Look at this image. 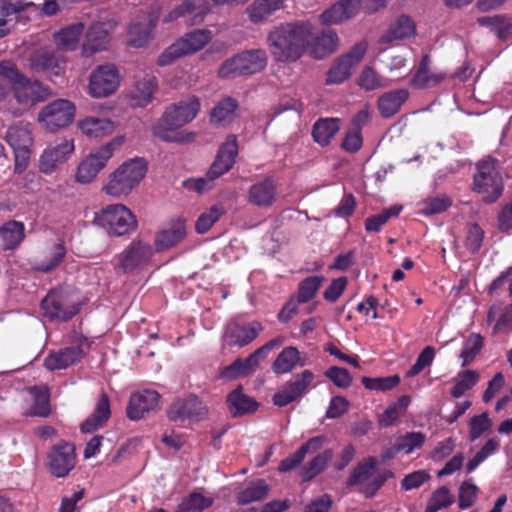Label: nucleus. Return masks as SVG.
I'll list each match as a JSON object with an SVG mask.
<instances>
[{"instance_id": "4c0bfd02", "label": "nucleus", "mask_w": 512, "mask_h": 512, "mask_svg": "<svg viewBox=\"0 0 512 512\" xmlns=\"http://www.w3.org/2000/svg\"><path fill=\"white\" fill-rule=\"evenodd\" d=\"M110 404L106 394H102L96 404V408L91 417L86 419L81 425L83 433H92L101 428L104 423L110 418Z\"/></svg>"}, {"instance_id": "f3484780", "label": "nucleus", "mask_w": 512, "mask_h": 512, "mask_svg": "<svg viewBox=\"0 0 512 512\" xmlns=\"http://www.w3.org/2000/svg\"><path fill=\"white\" fill-rule=\"evenodd\" d=\"M76 453L73 444L61 442L51 448L47 455L50 472L58 477H65L75 467Z\"/></svg>"}, {"instance_id": "f257e3e1", "label": "nucleus", "mask_w": 512, "mask_h": 512, "mask_svg": "<svg viewBox=\"0 0 512 512\" xmlns=\"http://www.w3.org/2000/svg\"><path fill=\"white\" fill-rule=\"evenodd\" d=\"M200 107V99L194 95L168 106L161 118L153 124V135L165 142H190L193 139V134L180 130V128L196 118Z\"/></svg>"}, {"instance_id": "0e129e2a", "label": "nucleus", "mask_w": 512, "mask_h": 512, "mask_svg": "<svg viewBox=\"0 0 512 512\" xmlns=\"http://www.w3.org/2000/svg\"><path fill=\"white\" fill-rule=\"evenodd\" d=\"M332 457V452L327 450L316 457H314L302 470V477L304 480H310L316 475H318L325 466L328 461Z\"/></svg>"}, {"instance_id": "79ce46f5", "label": "nucleus", "mask_w": 512, "mask_h": 512, "mask_svg": "<svg viewBox=\"0 0 512 512\" xmlns=\"http://www.w3.org/2000/svg\"><path fill=\"white\" fill-rule=\"evenodd\" d=\"M426 441V435L422 432H408L400 437L395 445L384 454V458L392 457L396 453L409 455L416 449H420Z\"/></svg>"}, {"instance_id": "09e8293b", "label": "nucleus", "mask_w": 512, "mask_h": 512, "mask_svg": "<svg viewBox=\"0 0 512 512\" xmlns=\"http://www.w3.org/2000/svg\"><path fill=\"white\" fill-rule=\"evenodd\" d=\"M411 402L410 396L403 395L396 402L391 403L379 416V424L382 427L393 425L403 416Z\"/></svg>"}, {"instance_id": "423d86ee", "label": "nucleus", "mask_w": 512, "mask_h": 512, "mask_svg": "<svg viewBox=\"0 0 512 512\" xmlns=\"http://www.w3.org/2000/svg\"><path fill=\"white\" fill-rule=\"evenodd\" d=\"M267 65V54L263 49H252L236 54L226 60L218 70L220 78L248 76L261 72Z\"/></svg>"}, {"instance_id": "7c9ffc66", "label": "nucleus", "mask_w": 512, "mask_h": 512, "mask_svg": "<svg viewBox=\"0 0 512 512\" xmlns=\"http://www.w3.org/2000/svg\"><path fill=\"white\" fill-rule=\"evenodd\" d=\"M276 184L273 179L266 178L254 183L248 192V201L258 207L271 206L276 200Z\"/></svg>"}, {"instance_id": "a878e982", "label": "nucleus", "mask_w": 512, "mask_h": 512, "mask_svg": "<svg viewBox=\"0 0 512 512\" xmlns=\"http://www.w3.org/2000/svg\"><path fill=\"white\" fill-rule=\"evenodd\" d=\"M156 27V20L147 15L135 18L129 25L127 40L134 48L147 46L153 39V30Z\"/></svg>"}, {"instance_id": "8fccbe9b", "label": "nucleus", "mask_w": 512, "mask_h": 512, "mask_svg": "<svg viewBox=\"0 0 512 512\" xmlns=\"http://www.w3.org/2000/svg\"><path fill=\"white\" fill-rule=\"evenodd\" d=\"M214 503V497L205 496L200 492H192L184 497L177 506L176 512H200Z\"/></svg>"}, {"instance_id": "bb28decb", "label": "nucleus", "mask_w": 512, "mask_h": 512, "mask_svg": "<svg viewBox=\"0 0 512 512\" xmlns=\"http://www.w3.org/2000/svg\"><path fill=\"white\" fill-rule=\"evenodd\" d=\"M29 66L37 71H45L52 76L64 73L66 60L48 49H39L29 58Z\"/></svg>"}, {"instance_id": "13d9d810", "label": "nucleus", "mask_w": 512, "mask_h": 512, "mask_svg": "<svg viewBox=\"0 0 512 512\" xmlns=\"http://www.w3.org/2000/svg\"><path fill=\"white\" fill-rule=\"evenodd\" d=\"M454 502V496L446 486L435 490L428 502L425 512H437L450 506Z\"/></svg>"}, {"instance_id": "72a5a7b5", "label": "nucleus", "mask_w": 512, "mask_h": 512, "mask_svg": "<svg viewBox=\"0 0 512 512\" xmlns=\"http://www.w3.org/2000/svg\"><path fill=\"white\" fill-rule=\"evenodd\" d=\"M84 24L77 22L71 24L54 35V40L59 50L75 51L84 33Z\"/></svg>"}, {"instance_id": "5701e85b", "label": "nucleus", "mask_w": 512, "mask_h": 512, "mask_svg": "<svg viewBox=\"0 0 512 512\" xmlns=\"http://www.w3.org/2000/svg\"><path fill=\"white\" fill-rule=\"evenodd\" d=\"M160 394L155 390H142L131 395L127 408L129 419L137 421L146 413L155 411L160 405Z\"/></svg>"}, {"instance_id": "2f4dec72", "label": "nucleus", "mask_w": 512, "mask_h": 512, "mask_svg": "<svg viewBox=\"0 0 512 512\" xmlns=\"http://www.w3.org/2000/svg\"><path fill=\"white\" fill-rule=\"evenodd\" d=\"M306 365V358L302 356L298 348L294 346L285 347L276 357L272 364V371L277 374H288L296 367Z\"/></svg>"}, {"instance_id": "e433bc0d", "label": "nucleus", "mask_w": 512, "mask_h": 512, "mask_svg": "<svg viewBox=\"0 0 512 512\" xmlns=\"http://www.w3.org/2000/svg\"><path fill=\"white\" fill-rule=\"evenodd\" d=\"M227 405L230 413L234 417L254 412L257 409L256 401L253 398L247 396L243 392L241 386L237 387L228 394Z\"/></svg>"}, {"instance_id": "b1692460", "label": "nucleus", "mask_w": 512, "mask_h": 512, "mask_svg": "<svg viewBox=\"0 0 512 512\" xmlns=\"http://www.w3.org/2000/svg\"><path fill=\"white\" fill-rule=\"evenodd\" d=\"M361 9V0H340L326 9L320 15V20L324 25L341 24L357 16Z\"/></svg>"}, {"instance_id": "7ed1b4c3", "label": "nucleus", "mask_w": 512, "mask_h": 512, "mask_svg": "<svg viewBox=\"0 0 512 512\" xmlns=\"http://www.w3.org/2000/svg\"><path fill=\"white\" fill-rule=\"evenodd\" d=\"M146 173L147 163L144 159H128L109 174L102 192L113 198L126 197L140 184Z\"/></svg>"}, {"instance_id": "f8f14e48", "label": "nucleus", "mask_w": 512, "mask_h": 512, "mask_svg": "<svg viewBox=\"0 0 512 512\" xmlns=\"http://www.w3.org/2000/svg\"><path fill=\"white\" fill-rule=\"evenodd\" d=\"M154 255L149 241L136 238L117 256L116 267L123 272H133L145 267Z\"/></svg>"}, {"instance_id": "052dcab7", "label": "nucleus", "mask_w": 512, "mask_h": 512, "mask_svg": "<svg viewBox=\"0 0 512 512\" xmlns=\"http://www.w3.org/2000/svg\"><path fill=\"white\" fill-rule=\"evenodd\" d=\"M324 281L322 276H311L303 280L299 285L298 302L306 303L311 300Z\"/></svg>"}, {"instance_id": "de8ad7c7", "label": "nucleus", "mask_w": 512, "mask_h": 512, "mask_svg": "<svg viewBox=\"0 0 512 512\" xmlns=\"http://www.w3.org/2000/svg\"><path fill=\"white\" fill-rule=\"evenodd\" d=\"M237 109V101L231 97H226L211 111V121L219 125H226L236 118Z\"/></svg>"}, {"instance_id": "6e6d98bb", "label": "nucleus", "mask_w": 512, "mask_h": 512, "mask_svg": "<svg viewBox=\"0 0 512 512\" xmlns=\"http://www.w3.org/2000/svg\"><path fill=\"white\" fill-rule=\"evenodd\" d=\"M361 382L368 390L385 392L398 386L400 383V377L398 375L375 378L363 377Z\"/></svg>"}, {"instance_id": "4468645a", "label": "nucleus", "mask_w": 512, "mask_h": 512, "mask_svg": "<svg viewBox=\"0 0 512 512\" xmlns=\"http://www.w3.org/2000/svg\"><path fill=\"white\" fill-rule=\"evenodd\" d=\"M114 24L111 22H94L87 29L81 46V55L90 58L93 55L108 50L110 32Z\"/></svg>"}, {"instance_id": "aec40b11", "label": "nucleus", "mask_w": 512, "mask_h": 512, "mask_svg": "<svg viewBox=\"0 0 512 512\" xmlns=\"http://www.w3.org/2000/svg\"><path fill=\"white\" fill-rule=\"evenodd\" d=\"M157 90L156 76L151 73H143L135 77L127 95L133 107H145L152 101Z\"/></svg>"}, {"instance_id": "6ab92c4d", "label": "nucleus", "mask_w": 512, "mask_h": 512, "mask_svg": "<svg viewBox=\"0 0 512 512\" xmlns=\"http://www.w3.org/2000/svg\"><path fill=\"white\" fill-rule=\"evenodd\" d=\"M313 380L314 374L310 370H304L287 382L286 385L274 395V404L283 407L300 398L303 394L308 392Z\"/></svg>"}, {"instance_id": "1a4fd4ad", "label": "nucleus", "mask_w": 512, "mask_h": 512, "mask_svg": "<svg viewBox=\"0 0 512 512\" xmlns=\"http://www.w3.org/2000/svg\"><path fill=\"white\" fill-rule=\"evenodd\" d=\"M121 83V75L115 64L107 63L96 67L89 76L88 92L94 99L109 97Z\"/></svg>"}, {"instance_id": "864d4df0", "label": "nucleus", "mask_w": 512, "mask_h": 512, "mask_svg": "<svg viewBox=\"0 0 512 512\" xmlns=\"http://www.w3.org/2000/svg\"><path fill=\"white\" fill-rule=\"evenodd\" d=\"M197 9L198 8L193 0H184L179 6L164 16L163 22L169 23L186 15H194L196 19L191 24L200 23L203 20L205 11L201 10L200 12H197Z\"/></svg>"}, {"instance_id": "20e7f679", "label": "nucleus", "mask_w": 512, "mask_h": 512, "mask_svg": "<svg viewBox=\"0 0 512 512\" xmlns=\"http://www.w3.org/2000/svg\"><path fill=\"white\" fill-rule=\"evenodd\" d=\"M212 39L208 29H195L184 34L168 46L157 58V65L165 67L177 59L186 57L202 50Z\"/></svg>"}, {"instance_id": "cd10ccee", "label": "nucleus", "mask_w": 512, "mask_h": 512, "mask_svg": "<svg viewBox=\"0 0 512 512\" xmlns=\"http://www.w3.org/2000/svg\"><path fill=\"white\" fill-rule=\"evenodd\" d=\"M77 128L88 138L101 139L114 132L116 123L105 117L87 116L77 122Z\"/></svg>"}, {"instance_id": "c9c22d12", "label": "nucleus", "mask_w": 512, "mask_h": 512, "mask_svg": "<svg viewBox=\"0 0 512 512\" xmlns=\"http://www.w3.org/2000/svg\"><path fill=\"white\" fill-rule=\"evenodd\" d=\"M325 443V437L316 436L303 444L295 453L290 457L284 459L279 465V471L287 472L297 467L304 459L307 453H314L322 448Z\"/></svg>"}, {"instance_id": "ddd939ff", "label": "nucleus", "mask_w": 512, "mask_h": 512, "mask_svg": "<svg viewBox=\"0 0 512 512\" xmlns=\"http://www.w3.org/2000/svg\"><path fill=\"white\" fill-rule=\"evenodd\" d=\"M74 151V140L68 138H62L57 143L47 146L39 156V171L45 175L53 174L60 165L70 159Z\"/></svg>"}, {"instance_id": "603ef678", "label": "nucleus", "mask_w": 512, "mask_h": 512, "mask_svg": "<svg viewBox=\"0 0 512 512\" xmlns=\"http://www.w3.org/2000/svg\"><path fill=\"white\" fill-rule=\"evenodd\" d=\"M415 32L416 26L413 20L407 15H401L390 26L386 37L389 40L404 39L413 36Z\"/></svg>"}, {"instance_id": "39448f33", "label": "nucleus", "mask_w": 512, "mask_h": 512, "mask_svg": "<svg viewBox=\"0 0 512 512\" xmlns=\"http://www.w3.org/2000/svg\"><path fill=\"white\" fill-rule=\"evenodd\" d=\"M124 139L123 135L116 136L84 158L77 167L76 182L80 184L92 182L112 158L115 149L124 143Z\"/></svg>"}, {"instance_id": "c85d7f7f", "label": "nucleus", "mask_w": 512, "mask_h": 512, "mask_svg": "<svg viewBox=\"0 0 512 512\" xmlns=\"http://www.w3.org/2000/svg\"><path fill=\"white\" fill-rule=\"evenodd\" d=\"M186 234L185 223L181 219L169 222L156 235L155 247L157 251L169 249L178 244Z\"/></svg>"}, {"instance_id": "680f3d73", "label": "nucleus", "mask_w": 512, "mask_h": 512, "mask_svg": "<svg viewBox=\"0 0 512 512\" xmlns=\"http://www.w3.org/2000/svg\"><path fill=\"white\" fill-rule=\"evenodd\" d=\"M479 375L472 370H466L458 374L451 395L455 398L461 397L467 390L471 389L478 381Z\"/></svg>"}, {"instance_id": "412c9836", "label": "nucleus", "mask_w": 512, "mask_h": 512, "mask_svg": "<svg viewBox=\"0 0 512 512\" xmlns=\"http://www.w3.org/2000/svg\"><path fill=\"white\" fill-rule=\"evenodd\" d=\"M17 103L23 107L31 108L37 103L50 97V89L39 81H32L27 77L12 90Z\"/></svg>"}, {"instance_id": "2eb2a0df", "label": "nucleus", "mask_w": 512, "mask_h": 512, "mask_svg": "<svg viewBox=\"0 0 512 512\" xmlns=\"http://www.w3.org/2000/svg\"><path fill=\"white\" fill-rule=\"evenodd\" d=\"M44 315L51 320L67 321L76 315L79 306L61 291L50 292L41 302Z\"/></svg>"}, {"instance_id": "338daca9", "label": "nucleus", "mask_w": 512, "mask_h": 512, "mask_svg": "<svg viewBox=\"0 0 512 512\" xmlns=\"http://www.w3.org/2000/svg\"><path fill=\"white\" fill-rule=\"evenodd\" d=\"M450 205L451 201L445 195L430 197L422 202L421 213L426 216L442 213Z\"/></svg>"}, {"instance_id": "774afa93", "label": "nucleus", "mask_w": 512, "mask_h": 512, "mask_svg": "<svg viewBox=\"0 0 512 512\" xmlns=\"http://www.w3.org/2000/svg\"><path fill=\"white\" fill-rule=\"evenodd\" d=\"M0 76L10 84L11 90L26 78L10 61L0 62Z\"/></svg>"}, {"instance_id": "6e6552de", "label": "nucleus", "mask_w": 512, "mask_h": 512, "mask_svg": "<svg viewBox=\"0 0 512 512\" xmlns=\"http://www.w3.org/2000/svg\"><path fill=\"white\" fill-rule=\"evenodd\" d=\"M377 460L368 458L354 469L349 484L356 485L367 496L372 497L388 478L393 477L391 471L377 472Z\"/></svg>"}, {"instance_id": "49530a36", "label": "nucleus", "mask_w": 512, "mask_h": 512, "mask_svg": "<svg viewBox=\"0 0 512 512\" xmlns=\"http://www.w3.org/2000/svg\"><path fill=\"white\" fill-rule=\"evenodd\" d=\"M270 491V486L262 479L250 482L237 494L240 505L264 500Z\"/></svg>"}, {"instance_id": "4be33fe9", "label": "nucleus", "mask_w": 512, "mask_h": 512, "mask_svg": "<svg viewBox=\"0 0 512 512\" xmlns=\"http://www.w3.org/2000/svg\"><path fill=\"white\" fill-rule=\"evenodd\" d=\"M89 348L86 339H81L76 346L67 347L58 351L51 352L44 361L48 370L65 369L68 366L78 362L85 351Z\"/></svg>"}, {"instance_id": "c756f323", "label": "nucleus", "mask_w": 512, "mask_h": 512, "mask_svg": "<svg viewBox=\"0 0 512 512\" xmlns=\"http://www.w3.org/2000/svg\"><path fill=\"white\" fill-rule=\"evenodd\" d=\"M206 408L197 397H189L178 400L169 411V417L173 421L198 418L206 414Z\"/></svg>"}, {"instance_id": "ea45409f", "label": "nucleus", "mask_w": 512, "mask_h": 512, "mask_svg": "<svg viewBox=\"0 0 512 512\" xmlns=\"http://www.w3.org/2000/svg\"><path fill=\"white\" fill-rule=\"evenodd\" d=\"M409 93L405 89H398L387 92L379 97L378 109L380 114L389 118L396 114L402 104L408 99Z\"/></svg>"}, {"instance_id": "4d7b16f0", "label": "nucleus", "mask_w": 512, "mask_h": 512, "mask_svg": "<svg viewBox=\"0 0 512 512\" xmlns=\"http://www.w3.org/2000/svg\"><path fill=\"white\" fill-rule=\"evenodd\" d=\"M225 210L221 204H216L203 212L196 221V230L198 233L207 232L224 214Z\"/></svg>"}, {"instance_id": "69168bd1", "label": "nucleus", "mask_w": 512, "mask_h": 512, "mask_svg": "<svg viewBox=\"0 0 512 512\" xmlns=\"http://www.w3.org/2000/svg\"><path fill=\"white\" fill-rule=\"evenodd\" d=\"M478 490V487L474 484L471 478L464 481L459 488V507L461 509L471 507L477 499Z\"/></svg>"}, {"instance_id": "c03bdc74", "label": "nucleus", "mask_w": 512, "mask_h": 512, "mask_svg": "<svg viewBox=\"0 0 512 512\" xmlns=\"http://www.w3.org/2000/svg\"><path fill=\"white\" fill-rule=\"evenodd\" d=\"M309 46H311V52L315 58H324L337 49L338 36L331 30L324 31L316 38H314V35L312 34Z\"/></svg>"}, {"instance_id": "a18cd8bd", "label": "nucleus", "mask_w": 512, "mask_h": 512, "mask_svg": "<svg viewBox=\"0 0 512 512\" xmlns=\"http://www.w3.org/2000/svg\"><path fill=\"white\" fill-rule=\"evenodd\" d=\"M340 129V121L337 118H325L318 120L312 130V136L315 142L321 146H326L334 138Z\"/></svg>"}, {"instance_id": "0eeeda50", "label": "nucleus", "mask_w": 512, "mask_h": 512, "mask_svg": "<svg viewBox=\"0 0 512 512\" xmlns=\"http://www.w3.org/2000/svg\"><path fill=\"white\" fill-rule=\"evenodd\" d=\"M474 190L483 195L487 203L496 201L503 191L502 178L496 168L494 159L480 161L474 175Z\"/></svg>"}, {"instance_id": "393cba45", "label": "nucleus", "mask_w": 512, "mask_h": 512, "mask_svg": "<svg viewBox=\"0 0 512 512\" xmlns=\"http://www.w3.org/2000/svg\"><path fill=\"white\" fill-rule=\"evenodd\" d=\"M237 153L238 146L236 136L230 135L221 145L215 161L207 172V176L210 180H214L229 171L235 162Z\"/></svg>"}, {"instance_id": "37998d69", "label": "nucleus", "mask_w": 512, "mask_h": 512, "mask_svg": "<svg viewBox=\"0 0 512 512\" xmlns=\"http://www.w3.org/2000/svg\"><path fill=\"white\" fill-rule=\"evenodd\" d=\"M430 58L428 55H424L421 59L419 67L411 80L413 87L422 89L436 86L444 79L442 73H432L429 69Z\"/></svg>"}, {"instance_id": "f704fd0d", "label": "nucleus", "mask_w": 512, "mask_h": 512, "mask_svg": "<svg viewBox=\"0 0 512 512\" xmlns=\"http://www.w3.org/2000/svg\"><path fill=\"white\" fill-rule=\"evenodd\" d=\"M260 358L255 351L250 354L246 359L238 358L230 365L221 370V377L228 380H233L241 376H247L254 372L259 366Z\"/></svg>"}, {"instance_id": "9d476101", "label": "nucleus", "mask_w": 512, "mask_h": 512, "mask_svg": "<svg viewBox=\"0 0 512 512\" xmlns=\"http://www.w3.org/2000/svg\"><path fill=\"white\" fill-rule=\"evenodd\" d=\"M75 105L66 99H58L41 109L38 122L49 131H56L71 124L75 117Z\"/></svg>"}, {"instance_id": "3c124183", "label": "nucleus", "mask_w": 512, "mask_h": 512, "mask_svg": "<svg viewBox=\"0 0 512 512\" xmlns=\"http://www.w3.org/2000/svg\"><path fill=\"white\" fill-rule=\"evenodd\" d=\"M481 26L490 27L491 30L500 39H507L512 30V20L505 15H497L493 17H482L478 19Z\"/></svg>"}, {"instance_id": "a19ab883", "label": "nucleus", "mask_w": 512, "mask_h": 512, "mask_svg": "<svg viewBox=\"0 0 512 512\" xmlns=\"http://www.w3.org/2000/svg\"><path fill=\"white\" fill-rule=\"evenodd\" d=\"M4 140L12 149L31 147L33 137L30 124L19 122L10 126L4 136Z\"/></svg>"}, {"instance_id": "f03ea898", "label": "nucleus", "mask_w": 512, "mask_h": 512, "mask_svg": "<svg viewBox=\"0 0 512 512\" xmlns=\"http://www.w3.org/2000/svg\"><path fill=\"white\" fill-rule=\"evenodd\" d=\"M312 25L309 22L286 24L275 27L268 34V45L272 57L278 62H294L309 47Z\"/></svg>"}, {"instance_id": "9b49d317", "label": "nucleus", "mask_w": 512, "mask_h": 512, "mask_svg": "<svg viewBox=\"0 0 512 512\" xmlns=\"http://www.w3.org/2000/svg\"><path fill=\"white\" fill-rule=\"evenodd\" d=\"M100 221L110 233L116 236L130 234L137 228L135 215L123 204H111L105 207Z\"/></svg>"}, {"instance_id": "473e14b6", "label": "nucleus", "mask_w": 512, "mask_h": 512, "mask_svg": "<svg viewBox=\"0 0 512 512\" xmlns=\"http://www.w3.org/2000/svg\"><path fill=\"white\" fill-rule=\"evenodd\" d=\"M286 0H255L246 9L249 20L254 24L265 22L276 11L284 8Z\"/></svg>"}, {"instance_id": "5fc2aeb1", "label": "nucleus", "mask_w": 512, "mask_h": 512, "mask_svg": "<svg viewBox=\"0 0 512 512\" xmlns=\"http://www.w3.org/2000/svg\"><path fill=\"white\" fill-rule=\"evenodd\" d=\"M30 395L34 399L31 407V414L34 416L46 417L50 413L49 395L46 389L32 387L29 389Z\"/></svg>"}, {"instance_id": "bf43d9fd", "label": "nucleus", "mask_w": 512, "mask_h": 512, "mask_svg": "<svg viewBox=\"0 0 512 512\" xmlns=\"http://www.w3.org/2000/svg\"><path fill=\"white\" fill-rule=\"evenodd\" d=\"M482 346L483 338L479 334L473 333L469 335L464 342L463 349L460 354L462 366L468 365L480 352Z\"/></svg>"}, {"instance_id": "a211bd4d", "label": "nucleus", "mask_w": 512, "mask_h": 512, "mask_svg": "<svg viewBox=\"0 0 512 512\" xmlns=\"http://www.w3.org/2000/svg\"><path fill=\"white\" fill-rule=\"evenodd\" d=\"M262 330L258 322H245L234 319L227 323L223 334V342L227 346L244 347L250 344Z\"/></svg>"}, {"instance_id": "dca6fc26", "label": "nucleus", "mask_w": 512, "mask_h": 512, "mask_svg": "<svg viewBox=\"0 0 512 512\" xmlns=\"http://www.w3.org/2000/svg\"><path fill=\"white\" fill-rule=\"evenodd\" d=\"M367 50L364 42L357 43L352 49L330 68L327 73L328 84H339L349 78L353 68L362 60Z\"/></svg>"}, {"instance_id": "58836bf2", "label": "nucleus", "mask_w": 512, "mask_h": 512, "mask_svg": "<svg viewBox=\"0 0 512 512\" xmlns=\"http://www.w3.org/2000/svg\"><path fill=\"white\" fill-rule=\"evenodd\" d=\"M25 238V226L19 221H8L0 226V247L13 249Z\"/></svg>"}, {"instance_id": "e2e57ef3", "label": "nucleus", "mask_w": 512, "mask_h": 512, "mask_svg": "<svg viewBox=\"0 0 512 512\" xmlns=\"http://www.w3.org/2000/svg\"><path fill=\"white\" fill-rule=\"evenodd\" d=\"M358 85L367 91H371L387 86V81L378 76L373 68L365 67L359 75Z\"/></svg>"}]
</instances>
